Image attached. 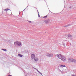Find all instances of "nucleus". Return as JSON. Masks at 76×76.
<instances>
[{"label": "nucleus", "instance_id": "obj_1", "mask_svg": "<svg viewBox=\"0 0 76 76\" xmlns=\"http://www.w3.org/2000/svg\"><path fill=\"white\" fill-rule=\"evenodd\" d=\"M68 60V62H69V63H76V60H75L72 58H69Z\"/></svg>", "mask_w": 76, "mask_h": 76}, {"label": "nucleus", "instance_id": "obj_2", "mask_svg": "<svg viewBox=\"0 0 76 76\" xmlns=\"http://www.w3.org/2000/svg\"><path fill=\"white\" fill-rule=\"evenodd\" d=\"M15 43L16 44V45H17L18 46H20L21 45V42H16Z\"/></svg>", "mask_w": 76, "mask_h": 76}, {"label": "nucleus", "instance_id": "obj_3", "mask_svg": "<svg viewBox=\"0 0 76 76\" xmlns=\"http://www.w3.org/2000/svg\"><path fill=\"white\" fill-rule=\"evenodd\" d=\"M61 60H62V61H66V57L64 56H62Z\"/></svg>", "mask_w": 76, "mask_h": 76}, {"label": "nucleus", "instance_id": "obj_4", "mask_svg": "<svg viewBox=\"0 0 76 76\" xmlns=\"http://www.w3.org/2000/svg\"><path fill=\"white\" fill-rule=\"evenodd\" d=\"M31 58L32 59H35V55L34 54H31Z\"/></svg>", "mask_w": 76, "mask_h": 76}, {"label": "nucleus", "instance_id": "obj_5", "mask_svg": "<svg viewBox=\"0 0 76 76\" xmlns=\"http://www.w3.org/2000/svg\"><path fill=\"white\" fill-rule=\"evenodd\" d=\"M62 57H63V56L61 55H59L58 56V58H59L60 59H61Z\"/></svg>", "mask_w": 76, "mask_h": 76}, {"label": "nucleus", "instance_id": "obj_6", "mask_svg": "<svg viewBox=\"0 0 76 76\" xmlns=\"http://www.w3.org/2000/svg\"><path fill=\"white\" fill-rule=\"evenodd\" d=\"M5 11H7V12H9V10H10V9H6L4 10Z\"/></svg>", "mask_w": 76, "mask_h": 76}, {"label": "nucleus", "instance_id": "obj_7", "mask_svg": "<svg viewBox=\"0 0 76 76\" xmlns=\"http://www.w3.org/2000/svg\"><path fill=\"white\" fill-rule=\"evenodd\" d=\"M45 23H48L49 22V21L48 20H46L45 21Z\"/></svg>", "mask_w": 76, "mask_h": 76}, {"label": "nucleus", "instance_id": "obj_8", "mask_svg": "<svg viewBox=\"0 0 76 76\" xmlns=\"http://www.w3.org/2000/svg\"><path fill=\"white\" fill-rule=\"evenodd\" d=\"M34 60L35 61H38V59L37 58H34Z\"/></svg>", "mask_w": 76, "mask_h": 76}, {"label": "nucleus", "instance_id": "obj_9", "mask_svg": "<svg viewBox=\"0 0 76 76\" xmlns=\"http://www.w3.org/2000/svg\"><path fill=\"white\" fill-rule=\"evenodd\" d=\"M18 56L19 57H22V56H23V55H22L20 54H18Z\"/></svg>", "mask_w": 76, "mask_h": 76}, {"label": "nucleus", "instance_id": "obj_10", "mask_svg": "<svg viewBox=\"0 0 76 76\" xmlns=\"http://www.w3.org/2000/svg\"><path fill=\"white\" fill-rule=\"evenodd\" d=\"M60 67H65V65H61L60 66Z\"/></svg>", "mask_w": 76, "mask_h": 76}, {"label": "nucleus", "instance_id": "obj_11", "mask_svg": "<svg viewBox=\"0 0 76 76\" xmlns=\"http://www.w3.org/2000/svg\"><path fill=\"white\" fill-rule=\"evenodd\" d=\"M68 37H69V38H70V37H72V36L70 35V34L68 35Z\"/></svg>", "mask_w": 76, "mask_h": 76}, {"label": "nucleus", "instance_id": "obj_12", "mask_svg": "<svg viewBox=\"0 0 76 76\" xmlns=\"http://www.w3.org/2000/svg\"><path fill=\"white\" fill-rule=\"evenodd\" d=\"M37 70L38 71V72L39 73H40V74L41 75H42V73H41L40 72H39V71H38V69H37Z\"/></svg>", "mask_w": 76, "mask_h": 76}, {"label": "nucleus", "instance_id": "obj_13", "mask_svg": "<svg viewBox=\"0 0 76 76\" xmlns=\"http://www.w3.org/2000/svg\"><path fill=\"white\" fill-rule=\"evenodd\" d=\"M47 16L46 15L45 17H43V18H47Z\"/></svg>", "mask_w": 76, "mask_h": 76}, {"label": "nucleus", "instance_id": "obj_14", "mask_svg": "<svg viewBox=\"0 0 76 76\" xmlns=\"http://www.w3.org/2000/svg\"><path fill=\"white\" fill-rule=\"evenodd\" d=\"M70 25H71L70 24H68L67 26H70Z\"/></svg>", "mask_w": 76, "mask_h": 76}, {"label": "nucleus", "instance_id": "obj_15", "mask_svg": "<svg viewBox=\"0 0 76 76\" xmlns=\"http://www.w3.org/2000/svg\"><path fill=\"white\" fill-rule=\"evenodd\" d=\"M2 50L3 51H4V49H2Z\"/></svg>", "mask_w": 76, "mask_h": 76}, {"label": "nucleus", "instance_id": "obj_16", "mask_svg": "<svg viewBox=\"0 0 76 76\" xmlns=\"http://www.w3.org/2000/svg\"><path fill=\"white\" fill-rule=\"evenodd\" d=\"M71 8H72V7H69V9H71Z\"/></svg>", "mask_w": 76, "mask_h": 76}, {"label": "nucleus", "instance_id": "obj_17", "mask_svg": "<svg viewBox=\"0 0 76 76\" xmlns=\"http://www.w3.org/2000/svg\"><path fill=\"white\" fill-rule=\"evenodd\" d=\"M30 23H31V21H28Z\"/></svg>", "mask_w": 76, "mask_h": 76}, {"label": "nucleus", "instance_id": "obj_18", "mask_svg": "<svg viewBox=\"0 0 76 76\" xmlns=\"http://www.w3.org/2000/svg\"><path fill=\"white\" fill-rule=\"evenodd\" d=\"M72 76H76L75 75H72Z\"/></svg>", "mask_w": 76, "mask_h": 76}, {"label": "nucleus", "instance_id": "obj_19", "mask_svg": "<svg viewBox=\"0 0 76 76\" xmlns=\"http://www.w3.org/2000/svg\"><path fill=\"white\" fill-rule=\"evenodd\" d=\"M6 49H4V51H6Z\"/></svg>", "mask_w": 76, "mask_h": 76}, {"label": "nucleus", "instance_id": "obj_20", "mask_svg": "<svg viewBox=\"0 0 76 76\" xmlns=\"http://www.w3.org/2000/svg\"><path fill=\"white\" fill-rule=\"evenodd\" d=\"M39 16V17H40V16H39V15H38Z\"/></svg>", "mask_w": 76, "mask_h": 76}]
</instances>
